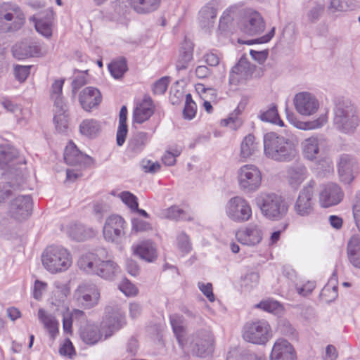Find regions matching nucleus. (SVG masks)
<instances>
[{
    "label": "nucleus",
    "mask_w": 360,
    "mask_h": 360,
    "mask_svg": "<svg viewBox=\"0 0 360 360\" xmlns=\"http://www.w3.org/2000/svg\"><path fill=\"white\" fill-rule=\"evenodd\" d=\"M217 15V4L210 1L201 8L198 13V21L203 29H210L215 23Z\"/></svg>",
    "instance_id": "nucleus-29"
},
{
    "label": "nucleus",
    "mask_w": 360,
    "mask_h": 360,
    "mask_svg": "<svg viewBox=\"0 0 360 360\" xmlns=\"http://www.w3.org/2000/svg\"><path fill=\"white\" fill-rule=\"evenodd\" d=\"M74 296L79 305L84 309H91L98 304L100 292L95 284L82 283L75 291Z\"/></svg>",
    "instance_id": "nucleus-13"
},
{
    "label": "nucleus",
    "mask_w": 360,
    "mask_h": 360,
    "mask_svg": "<svg viewBox=\"0 0 360 360\" xmlns=\"http://www.w3.org/2000/svg\"><path fill=\"white\" fill-rule=\"evenodd\" d=\"M78 265L87 274H94L107 280H112L120 272V268L114 261L101 260L91 252L82 255Z\"/></svg>",
    "instance_id": "nucleus-4"
},
{
    "label": "nucleus",
    "mask_w": 360,
    "mask_h": 360,
    "mask_svg": "<svg viewBox=\"0 0 360 360\" xmlns=\"http://www.w3.org/2000/svg\"><path fill=\"white\" fill-rule=\"evenodd\" d=\"M193 59V47L191 44L186 43L180 50L179 57L176 63L178 71L186 70Z\"/></svg>",
    "instance_id": "nucleus-43"
},
{
    "label": "nucleus",
    "mask_w": 360,
    "mask_h": 360,
    "mask_svg": "<svg viewBox=\"0 0 360 360\" xmlns=\"http://www.w3.org/2000/svg\"><path fill=\"white\" fill-rule=\"evenodd\" d=\"M287 174L289 185L297 189L307 176V169L303 165H297L290 167Z\"/></svg>",
    "instance_id": "nucleus-33"
},
{
    "label": "nucleus",
    "mask_w": 360,
    "mask_h": 360,
    "mask_svg": "<svg viewBox=\"0 0 360 360\" xmlns=\"http://www.w3.org/2000/svg\"><path fill=\"white\" fill-rule=\"evenodd\" d=\"M34 24L36 30L42 36L49 38L52 35L53 11L51 8L44 9L30 18Z\"/></svg>",
    "instance_id": "nucleus-21"
},
{
    "label": "nucleus",
    "mask_w": 360,
    "mask_h": 360,
    "mask_svg": "<svg viewBox=\"0 0 360 360\" xmlns=\"http://www.w3.org/2000/svg\"><path fill=\"white\" fill-rule=\"evenodd\" d=\"M101 101V92L95 87H86L79 95V101L82 108L88 112L91 111L92 108L97 107Z\"/></svg>",
    "instance_id": "nucleus-26"
},
{
    "label": "nucleus",
    "mask_w": 360,
    "mask_h": 360,
    "mask_svg": "<svg viewBox=\"0 0 360 360\" xmlns=\"http://www.w3.org/2000/svg\"><path fill=\"white\" fill-rule=\"evenodd\" d=\"M38 319L43 323L44 328L49 331L51 337L54 339L58 333V323L56 318L48 314L44 309L38 311Z\"/></svg>",
    "instance_id": "nucleus-36"
},
{
    "label": "nucleus",
    "mask_w": 360,
    "mask_h": 360,
    "mask_svg": "<svg viewBox=\"0 0 360 360\" xmlns=\"http://www.w3.org/2000/svg\"><path fill=\"white\" fill-rule=\"evenodd\" d=\"M169 77H163L158 79L153 85V91L155 94L162 95L165 94L169 85Z\"/></svg>",
    "instance_id": "nucleus-57"
},
{
    "label": "nucleus",
    "mask_w": 360,
    "mask_h": 360,
    "mask_svg": "<svg viewBox=\"0 0 360 360\" xmlns=\"http://www.w3.org/2000/svg\"><path fill=\"white\" fill-rule=\"evenodd\" d=\"M333 124L344 134H352L359 124L356 106L349 99L337 98L334 101Z\"/></svg>",
    "instance_id": "nucleus-2"
},
{
    "label": "nucleus",
    "mask_w": 360,
    "mask_h": 360,
    "mask_svg": "<svg viewBox=\"0 0 360 360\" xmlns=\"http://www.w3.org/2000/svg\"><path fill=\"white\" fill-rule=\"evenodd\" d=\"M255 68V66L252 65L245 57L242 56L231 70L229 82L231 84L236 85L249 79L252 77Z\"/></svg>",
    "instance_id": "nucleus-20"
},
{
    "label": "nucleus",
    "mask_w": 360,
    "mask_h": 360,
    "mask_svg": "<svg viewBox=\"0 0 360 360\" xmlns=\"http://www.w3.org/2000/svg\"><path fill=\"white\" fill-rule=\"evenodd\" d=\"M328 121L327 114L321 115L316 120L309 122H297L295 125L297 128L302 130H311L321 128Z\"/></svg>",
    "instance_id": "nucleus-46"
},
{
    "label": "nucleus",
    "mask_w": 360,
    "mask_h": 360,
    "mask_svg": "<svg viewBox=\"0 0 360 360\" xmlns=\"http://www.w3.org/2000/svg\"><path fill=\"white\" fill-rule=\"evenodd\" d=\"M274 34H275V27H273L268 34H266V35H264L257 39L243 41V40L239 39L238 40V42L239 44H248V45H251V44H253L255 43H257V44L266 43L271 39V38L274 36Z\"/></svg>",
    "instance_id": "nucleus-58"
},
{
    "label": "nucleus",
    "mask_w": 360,
    "mask_h": 360,
    "mask_svg": "<svg viewBox=\"0 0 360 360\" xmlns=\"http://www.w3.org/2000/svg\"><path fill=\"white\" fill-rule=\"evenodd\" d=\"M47 284L44 282L37 280L34 285L33 297L39 300L42 296V293L46 290Z\"/></svg>",
    "instance_id": "nucleus-61"
},
{
    "label": "nucleus",
    "mask_w": 360,
    "mask_h": 360,
    "mask_svg": "<svg viewBox=\"0 0 360 360\" xmlns=\"http://www.w3.org/2000/svg\"><path fill=\"white\" fill-rule=\"evenodd\" d=\"M259 150V143L256 142L255 137L250 134L247 135L240 144V157L248 158Z\"/></svg>",
    "instance_id": "nucleus-40"
},
{
    "label": "nucleus",
    "mask_w": 360,
    "mask_h": 360,
    "mask_svg": "<svg viewBox=\"0 0 360 360\" xmlns=\"http://www.w3.org/2000/svg\"><path fill=\"white\" fill-rule=\"evenodd\" d=\"M264 21L257 11L247 13L241 25L242 31L249 35L259 34L264 31Z\"/></svg>",
    "instance_id": "nucleus-24"
},
{
    "label": "nucleus",
    "mask_w": 360,
    "mask_h": 360,
    "mask_svg": "<svg viewBox=\"0 0 360 360\" xmlns=\"http://www.w3.org/2000/svg\"><path fill=\"white\" fill-rule=\"evenodd\" d=\"M109 210L110 207L105 203L97 202L94 205V213L99 219H102Z\"/></svg>",
    "instance_id": "nucleus-64"
},
{
    "label": "nucleus",
    "mask_w": 360,
    "mask_h": 360,
    "mask_svg": "<svg viewBox=\"0 0 360 360\" xmlns=\"http://www.w3.org/2000/svg\"><path fill=\"white\" fill-rule=\"evenodd\" d=\"M25 22V14L17 4L9 2H4L0 4L1 32L18 30L24 25Z\"/></svg>",
    "instance_id": "nucleus-7"
},
{
    "label": "nucleus",
    "mask_w": 360,
    "mask_h": 360,
    "mask_svg": "<svg viewBox=\"0 0 360 360\" xmlns=\"http://www.w3.org/2000/svg\"><path fill=\"white\" fill-rule=\"evenodd\" d=\"M198 286L203 295L209 300V301H214V295L213 294L212 285L211 283H207L205 284L202 282H199L198 283Z\"/></svg>",
    "instance_id": "nucleus-60"
},
{
    "label": "nucleus",
    "mask_w": 360,
    "mask_h": 360,
    "mask_svg": "<svg viewBox=\"0 0 360 360\" xmlns=\"http://www.w3.org/2000/svg\"><path fill=\"white\" fill-rule=\"evenodd\" d=\"M101 131L100 123L93 119L83 120L79 124L80 133L89 138L96 137Z\"/></svg>",
    "instance_id": "nucleus-42"
},
{
    "label": "nucleus",
    "mask_w": 360,
    "mask_h": 360,
    "mask_svg": "<svg viewBox=\"0 0 360 360\" xmlns=\"http://www.w3.org/2000/svg\"><path fill=\"white\" fill-rule=\"evenodd\" d=\"M149 141L148 133L138 131L134 133L128 141V150L136 155L143 151Z\"/></svg>",
    "instance_id": "nucleus-35"
},
{
    "label": "nucleus",
    "mask_w": 360,
    "mask_h": 360,
    "mask_svg": "<svg viewBox=\"0 0 360 360\" xmlns=\"http://www.w3.org/2000/svg\"><path fill=\"white\" fill-rule=\"evenodd\" d=\"M238 181L240 189L245 193L255 192L261 186V172L255 165H243L238 171Z\"/></svg>",
    "instance_id": "nucleus-11"
},
{
    "label": "nucleus",
    "mask_w": 360,
    "mask_h": 360,
    "mask_svg": "<svg viewBox=\"0 0 360 360\" xmlns=\"http://www.w3.org/2000/svg\"><path fill=\"white\" fill-rule=\"evenodd\" d=\"M151 229L150 224L140 219H132V229L136 232L145 231Z\"/></svg>",
    "instance_id": "nucleus-62"
},
{
    "label": "nucleus",
    "mask_w": 360,
    "mask_h": 360,
    "mask_svg": "<svg viewBox=\"0 0 360 360\" xmlns=\"http://www.w3.org/2000/svg\"><path fill=\"white\" fill-rule=\"evenodd\" d=\"M316 181L310 180L300 191L294 203L293 210L300 217H309L314 213L316 200L314 198Z\"/></svg>",
    "instance_id": "nucleus-10"
},
{
    "label": "nucleus",
    "mask_w": 360,
    "mask_h": 360,
    "mask_svg": "<svg viewBox=\"0 0 360 360\" xmlns=\"http://www.w3.org/2000/svg\"><path fill=\"white\" fill-rule=\"evenodd\" d=\"M160 0H129L131 6L139 13L154 11L160 6Z\"/></svg>",
    "instance_id": "nucleus-41"
},
{
    "label": "nucleus",
    "mask_w": 360,
    "mask_h": 360,
    "mask_svg": "<svg viewBox=\"0 0 360 360\" xmlns=\"http://www.w3.org/2000/svg\"><path fill=\"white\" fill-rule=\"evenodd\" d=\"M64 160L70 165L89 167L94 163L91 157L80 152L72 142H70L65 149Z\"/></svg>",
    "instance_id": "nucleus-22"
},
{
    "label": "nucleus",
    "mask_w": 360,
    "mask_h": 360,
    "mask_svg": "<svg viewBox=\"0 0 360 360\" xmlns=\"http://www.w3.org/2000/svg\"><path fill=\"white\" fill-rule=\"evenodd\" d=\"M53 121L57 131L60 133L65 131L68 128V119L65 113L56 114Z\"/></svg>",
    "instance_id": "nucleus-56"
},
{
    "label": "nucleus",
    "mask_w": 360,
    "mask_h": 360,
    "mask_svg": "<svg viewBox=\"0 0 360 360\" xmlns=\"http://www.w3.org/2000/svg\"><path fill=\"white\" fill-rule=\"evenodd\" d=\"M107 313L108 314L101 323V328L105 336L104 339L110 337L126 324L124 313L120 308H108Z\"/></svg>",
    "instance_id": "nucleus-14"
},
{
    "label": "nucleus",
    "mask_w": 360,
    "mask_h": 360,
    "mask_svg": "<svg viewBox=\"0 0 360 360\" xmlns=\"http://www.w3.org/2000/svg\"><path fill=\"white\" fill-rule=\"evenodd\" d=\"M189 344L192 353L200 357L209 355L213 350V338L206 331L193 335Z\"/></svg>",
    "instance_id": "nucleus-18"
},
{
    "label": "nucleus",
    "mask_w": 360,
    "mask_h": 360,
    "mask_svg": "<svg viewBox=\"0 0 360 360\" xmlns=\"http://www.w3.org/2000/svg\"><path fill=\"white\" fill-rule=\"evenodd\" d=\"M295 352L292 346L284 339H278L274 345L270 354L271 360H293Z\"/></svg>",
    "instance_id": "nucleus-28"
},
{
    "label": "nucleus",
    "mask_w": 360,
    "mask_h": 360,
    "mask_svg": "<svg viewBox=\"0 0 360 360\" xmlns=\"http://www.w3.org/2000/svg\"><path fill=\"white\" fill-rule=\"evenodd\" d=\"M271 328L265 320L248 321L242 330V337L248 342L265 345L271 338Z\"/></svg>",
    "instance_id": "nucleus-8"
},
{
    "label": "nucleus",
    "mask_w": 360,
    "mask_h": 360,
    "mask_svg": "<svg viewBox=\"0 0 360 360\" xmlns=\"http://www.w3.org/2000/svg\"><path fill=\"white\" fill-rule=\"evenodd\" d=\"M12 53L13 56L18 60L39 57L42 55L39 43L27 41L15 44L12 47Z\"/></svg>",
    "instance_id": "nucleus-23"
},
{
    "label": "nucleus",
    "mask_w": 360,
    "mask_h": 360,
    "mask_svg": "<svg viewBox=\"0 0 360 360\" xmlns=\"http://www.w3.org/2000/svg\"><path fill=\"white\" fill-rule=\"evenodd\" d=\"M294 105L297 112L304 116L314 114L319 107L316 98L309 92H300L294 98Z\"/></svg>",
    "instance_id": "nucleus-19"
},
{
    "label": "nucleus",
    "mask_w": 360,
    "mask_h": 360,
    "mask_svg": "<svg viewBox=\"0 0 360 360\" xmlns=\"http://www.w3.org/2000/svg\"><path fill=\"white\" fill-rule=\"evenodd\" d=\"M8 179L11 181L7 183L0 184V202L11 195L13 191L20 188L25 182V175L22 173V170L20 169L16 176H10Z\"/></svg>",
    "instance_id": "nucleus-31"
},
{
    "label": "nucleus",
    "mask_w": 360,
    "mask_h": 360,
    "mask_svg": "<svg viewBox=\"0 0 360 360\" xmlns=\"http://www.w3.org/2000/svg\"><path fill=\"white\" fill-rule=\"evenodd\" d=\"M236 237L241 244L255 246L259 244L263 238V231L259 223L252 222L239 229Z\"/></svg>",
    "instance_id": "nucleus-16"
},
{
    "label": "nucleus",
    "mask_w": 360,
    "mask_h": 360,
    "mask_svg": "<svg viewBox=\"0 0 360 360\" xmlns=\"http://www.w3.org/2000/svg\"><path fill=\"white\" fill-rule=\"evenodd\" d=\"M325 11V4L323 3L315 2L309 8L307 13V18L311 23H315L321 18Z\"/></svg>",
    "instance_id": "nucleus-48"
},
{
    "label": "nucleus",
    "mask_w": 360,
    "mask_h": 360,
    "mask_svg": "<svg viewBox=\"0 0 360 360\" xmlns=\"http://www.w3.org/2000/svg\"><path fill=\"white\" fill-rule=\"evenodd\" d=\"M259 118L264 122L283 126V122L280 119L276 106L274 105L267 110L262 112L259 115Z\"/></svg>",
    "instance_id": "nucleus-47"
},
{
    "label": "nucleus",
    "mask_w": 360,
    "mask_h": 360,
    "mask_svg": "<svg viewBox=\"0 0 360 360\" xmlns=\"http://www.w3.org/2000/svg\"><path fill=\"white\" fill-rule=\"evenodd\" d=\"M344 192L335 183H328L323 186L319 193V203L322 207H330L337 205L343 199Z\"/></svg>",
    "instance_id": "nucleus-17"
},
{
    "label": "nucleus",
    "mask_w": 360,
    "mask_h": 360,
    "mask_svg": "<svg viewBox=\"0 0 360 360\" xmlns=\"http://www.w3.org/2000/svg\"><path fill=\"white\" fill-rule=\"evenodd\" d=\"M127 223L120 215L112 214L105 221L103 234L105 240L110 243H119L125 235Z\"/></svg>",
    "instance_id": "nucleus-12"
},
{
    "label": "nucleus",
    "mask_w": 360,
    "mask_h": 360,
    "mask_svg": "<svg viewBox=\"0 0 360 360\" xmlns=\"http://www.w3.org/2000/svg\"><path fill=\"white\" fill-rule=\"evenodd\" d=\"M30 65H17L14 68L15 77L20 82H23L26 80L30 73Z\"/></svg>",
    "instance_id": "nucleus-54"
},
{
    "label": "nucleus",
    "mask_w": 360,
    "mask_h": 360,
    "mask_svg": "<svg viewBox=\"0 0 360 360\" xmlns=\"http://www.w3.org/2000/svg\"><path fill=\"white\" fill-rule=\"evenodd\" d=\"M178 248L184 253H188L192 249L191 243L188 235L184 232L180 233L176 238Z\"/></svg>",
    "instance_id": "nucleus-52"
},
{
    "label": "nucleus",
    "mask_w": 360,
    "mask_h": 360,
    "mask_svg": "<svg viewBox=\"0 0 360 360\" xmlns=\"http://www.w3.org/2000/svg\"><path fill=\"white\" fill-rule=\"evenodd\" d=\"M255 200L263 216L270 220L282 219L288 210L285 200L274 193H260L255 197Z\"/></svg>",
    "instance_id": "nucleus-3"
},
{
    "label": "nucleus",
    "mask_w": 360,
    "mask_h": 360,
    "mask_svg": "<svg viewBox=\"0 0 360 360\" xmlns=\"http://www.w3.org/2000/svg\"><path fill=\"white\" fill-rule=\"evenodd\" d=\"M162 215L166 219L176 221H192L193 219V217L191 214L176 205H173L164 210Z\"/></svg>",
    "instance_id": "nucleus-39"
},
{
    "label": "nucleus",
    "mask_w": 360,
    "mask_h": 360,
    "mask_svg": "<svg viewBox=\"0 0 360 360\" xmlns=\"http://www.w3.org/2000/svg\"><path fill=\"white\" fill-rule=\"evenodd\" d=\"M108 69L111 75L115 79L122 77L124 72L127 70V60L124 58L120 57L112 60L108 65Z\"/></svg>",
    "instance_id": "nucleus-44"
},
{
    "label": "nucleus",
    "mask_w": 360,
    "mask_h": 360,
    "mask_svg": "<svg viewBox=\"0 0 360 360\" xmlns=\"http://www.w3.org/2000/svg\"><path fill=\"white\" fill-rule=\"evenodd\" d=\"M257 307L274 314H278L283 309L281 304L278 302L272 300L262 301L257 304Z\"/></svg>",
    "instance_id": "nucleus-51"
},
{
    "label": "nucleus",
    "mask_w": 360,
    "mask_h": 360,
    "mask_svg": "<svg viewBox=\"0 0 360 360\" xmlns=\"http://www.w3.org/2000/svg\"><path fill=\"white\" fill-rule=\"evenodd\" d=\"M334 280L336 281V276L333 274L330 278V282L323 288L321 295L325 298L326 302H331L335 300L338 297V286L332 285L330 283Z\"/></svg>",
    "instance_id": "nucleus-49"
},
{
    "label": "nucleus",
    "mask_w": 360,
    "mask_h": 360,
    "mask_svg": "<svg viewBox=\"0 0 360 360\" xmlns=\"http://www.w3.org/2000/svg\"><path fill=\"white\" fill-rule=\"evenodd\" d=\"M122 201L127 205L131 210L137 209L138 200L137 198L129 191H123L119 195Z\"/></svg>",
    "instance_id": "nucleus-53"
},
{
    "label": "nucleus",
    "mask_w": 360,
    "mask_h": 360,
    "mask_svg": "<svg viewBox=\"0 0 360 360\" xmlns=\"http://www.w3.org/2000/svg\"><path fill=\"white\" fill-rule=\"evenodd\" d=\"M259 279V276L257 272H250L243 278V285L248 289H252L257 285Z\"/></svg>",
    "instance_id": "nucleus-55"
},
{
    "label": "nucleus",
    "mask_w": 360,
    "mask_h": 360,
    "mask_svg": "<svg viewBox=\"0 0 360 360\" xmlns=\"http://www.w3.org/2000/svg\"><path fill=\"white\" fill-rule=\"evenodd\" d=\"M153 112V101L149 96H146L143 102L134 109L133 120L135 122L141 124L148 120Z\"/></svg>",
    "instance_id": "nucleus-32"
},
{
    "label": "nucleus",
    "mask_w": 360,
    "mask_h": 360,
    "mask_svg": "<svg viewBox=\"0 0 360 360\" xmlns=\"http://www.w3.org/2000/svg\"><path fill=\"white\" fill-rule=\"evenodd\" d=\"M225 212L231 221L244 223L250 219L252 210L250 202L242 196L231 198L226 204Z\"/></svg>",
    "instance_id": "nucleus-9"
},
{
    "label": "nucleus",
    "mask_w": 360,
    "mask_h": 360,
    "mask_svg": "<svg viewBox=\"0 0 360 360\" xmlns=\"http://www.w3.org/2000/svg\"><path fill=\"white\" fill-rule=\"evenodd\" d=\"M44 267L51 274L65 271L72 264V257L67 249L51 245L46 248L41 255Z\"/></svg>",
    "instance_id": "nucleus-5"
},
{
    "label": "nucleus",
    "mask_w": 360,
    "mask_h": 360,
    "mask_svg": "<svg viewBox=\"0 0 360 360\" xmlns=\"http://www.w3.org/2000/svg\"><path fill=\"white\" fill-rule=\"evenodd\" d=\"M323 141V138L321 136H312L303 140L301 146L304 158L310 161L316 160L319 156L320 146Z\"/></svg>",
    "instance_id": "nucleus-27"
},
{
    "label": "nucleus",
    "mask_w": 360,
    "mask_h": 360,
    "mask_svg": "<svg viewBox=\"0 0 360 360\" xmlns=\"http://www.w3.org/2000/svg\"><path fill=\"white\" fill-rule=\"evenodd\" d=\"M185 99V106L183 110L184 117L187 120H192L196 114V104L193 101L190 94L186 95Z\"/></svg>",
    "instance_id": "nucleus-50"
},
{
    "label": "nucleus",
    "mask_w": 360,
    "mask_h": 360,
    "mask_svg": "<svg viewBox=\"0 0 360 360\" xmlns=\"http://www.w3.org/2000/svg\"><path fill=\"white\" fill-rule=\"evenodd\" d=\"M134 253L147 262H153L156 257V250L151 241H143L134 249Z\"/></svg>",
    "instance_id": "nucleus-37"
},
{
    "label": "nucleus",
    "mask_w": 360,
    "mask_h": 360,
    "mask_svg": "<svg viewBox=\"0 0 360 360\" xmlns=\"http://www.w3.org/2000/svg\"><path fill=\"white\" fill-rule=\"evenodd\" d=\"M355 7L353 0H330L328 11L332 13L346 12Z\"/></svg>",
    "instance_id": "nucleus-45"
},
{
    "label": "nucleus",
    "mask_w": 360,
    "mask_h": 360,
    "mask_svg": "<svg viewBox=\"0 0 360 360\" xmlns=\"http://www.w3.org/2000/svg\"><path fill=\"white\" fill-rule=\"evenodd\" d=\"M347 255L350 263L360 269V236L353 235L347 243Z\"/></svg>",
    "instance_id": "nucleus-34"
},
{
    "label": "nucleus",
    "mask_w": 360,
    "mask_h": 360,
    "mask_svg": "<svg viewBox=\"0 0 360 360\" xmlns=\"http://www.w3.org/2000/svg\"><path fill=\"white\" fill-rule=\"evenodd\" d=\"M63 84V79H56L54 81L51 88V98L62 96Z\"/></svg>",
    "instance_id": "nucleus-63"
},
{
    "label": "nucleus",
    "mask_w": 360,
    "mask_h": 360,
    "mask_svg": "<svg viewBox=\"0 0 360 360\" xmlns=\"http://www.w3.org/2000/svg\"><path fill=\"white\" fill-rule=\"evenodd\" d=\"M32 211V200L30 195H19L11 202L8 214L15 220L22 221L31 215Z\"/></svg>",
    "instance_id": "nucleus-15"
},
{
    "label": "nucleus",
    "mask_w": 360,
    "mask_h": 360,
    "mask_svg": "<svg viewBox=\"0 0 360 360\" xmlns=\"http://www.w3.org/2000/svg\"><path fill=\"white\" fill-rule=\"evenodd\" d=\"M356 167V161L352 155L348 154L341 155L338 164V174L341 181L345 184H349L354 178V170Z\"/></svg>",
    "instance_id": "nucleus-25"
},
{
    "label": "nucleus",
    "mask_w": 360,
    "mask_h": 360,
    "mask_svg": "<svg viewBox=\"0 0 360 360\" xmlns=\"http://www.w3.org/2000/svg\"><path fill=\"white\" fill-rule=\"evenodd\" d=\"M25 163L24 157L19 155L16 148L9 145L0 146V169L3 170L5 179H9L10 176H16L20 169L25 175Z\"/></svg>",
    "instance_id": "nucleus-6"
},
{
    "label": "nucleus",
    "mask_w": 360,
    "mask_h": 360,
    "mask_svg": "<svg viewBox=\"0 0 360 360\" xmlns=\"http://www.w3.org/2000/svg\"><path fill=\"white\" fill-rule=\"evenodd\" d=\"M264 152L267 158L277 162H291L298 155L296 146L291 140L274 132L264 135Z\"/></svg>",
    "instance_id": "nucleus-1"
},
{
    "label": "nucleus",
    "mask_w": 360,
    "mask_h": 360,
    "mask_svg": "<svg viewBox=\"0 0 360 360\" xmlns=\"http://www.w3.org/2000/svg\"><path fill=\"white\" fill-rule=\"evenodd\" d=\"M119 289L127 296L135 295L138 291L136 287L128 280L122 281L119 285Z\"/></svg>",
    "instance_id": "nucleus-59"
},
{
    "label": "nucleus",
    "mask_w": 360,
    "mask_h": 360,
    "mask_svg": "<svg viewBox=\"0 0 360 360\" xmlns=\"http://www.w3.org/2000/svg\"><path fill=\"white\" fill-rule=\"evenodd\" d=\"M104 335L101 328L98 326L87 323L81 326L79 329V336L84 342L88 345H94L101 340Z\"/></svg>",
    "instance_id": "nucleus-30"
},
{
    "label": "nucleus",
    "mask_w": 360,
    "mask_h": 360,
    "mask_svg": "<svg viewBox=\"0 0 360 360\" xmlns=\"http://www.w3.org/2000/svg\"><path fill=\"white\" fill-rule=\"evenodd\" d=\"M127 108L125 105H123L120 111L119 115V126L117 131L116 141L119 146H122L125 142V139L127 135Z\"/></svg>",
    "instance_id": "nucleus-38"
}]
</instances>
